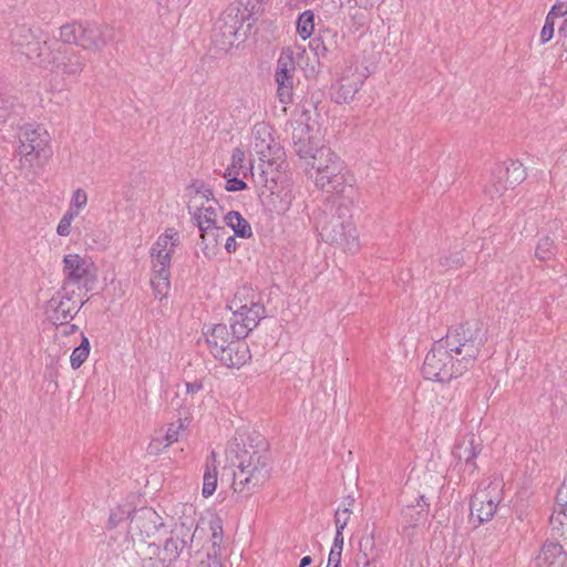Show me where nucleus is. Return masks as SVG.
Instances as JSON below:
<instances>
[{
    "label": "nucleus",
    "mask_w": 567,
    "mask_h": 567,
    "mask_svg": "<svg viewBox=\"0 0 567 567\" xmlns=\"http://www.w3.org/2000/svg\"><path fill=\"white\" fill-rule=\"evenodd\" d=\"M226 455L230 464L237 468L233 478V488L236 493L250 494L270 478V460L265 449L236 439L229 443Z\"/></svg>",
    "instance_id": "1"
},
{
    "label": "nucleus",
    "mask_w": 567,
    "mask_h": 567,
    "mask_svg": "<svg viewBox=\"0 0 567 567\" xmlns=\"http://www.w3.org/2000/svg\"><path fill=\"white\" fill-rule=\"evenodd\" d=\"M310 165L316 172V186L326 194L340 198L342 202L339 208L348 210L346 202H350L354 189L347 176L343 161L330 147L321 146L316 150Z\"/></svg>",
    "instance_id": "2"
},
{
    "label": "nucleus",
    "mask_w": 567,
    "mask_h": 567,
    "mask_svg": "<svg viewBox=\"0 0 567 567\" xmlns=\"http://www.w3.org/2000/svg\"><path fill=\"white\" fill-rule=\"evenodd\" d=\"M457 358L458 371H468L487 341V329L478 320H471L450 329L442 338Z\"/></svg>",
    "instance_id": "3"
},
{
    "label": "nucleus",
    "mask_w": 567,
    "mask_h": 567,
    "mask_svg": "<svg viewBox=\"0 0 567 567\" xmlns=\"http://www.w3.org/2000/svg\"><path fill=\"white\" fill-rule=\"evenodd\" d=\"M181 245L179 233L173 228H166L159 235L150 249V258L153 270L151 286L155 298L163 299L171 289V264L172 256Z\"/></svg>",
    "instance_id": "4"
},
{
    "label": "nucleus",
    "mask_w": 567,
    "mask_h": 567,
    "mask_svg": "<svg viewBox=\"0 0 567 567\" xmlns=\"http://www.w3.org/2000/svg\"><path fill=\"white\" fill-rule=\"evenodd\" d=\"M457 358L446 347L443 339L437 340L427 352L422 372L425 379L445 382L463 375L466 371H458Z\"/></svg>",
    "instance_id": "5"
},
{
    "label": "nucleus",
    "mask_w": 567,
    "mask_h": 567,
    "mask_svg": "<svg viewBox=\"0 0 567 567\" xmlns=\"http://www.w3.org/2000/svg\"><path fill=\"white\" fill-rule=\"evenodd\" d=\"M188 189L190 194L188 210L195 225L197 227L220 225L223 207L214 198L212 189L199 181L193 182Z\"/></svg>",
    "instance_id": "6"
},
{
    "label": "nucleus",
    "mask_w": 567,
    "mask_h": 567,
    "mask_svg": "<svg viewBox=\"0 0 567 567\" xmlns=\"http://www.w3.org/2000/svg\"><path fill=\"white\" fill-rule=\"evenodd\" d=\"M19 155L31 166H41L51 156L50 135L42 127H23L19 133Z\"/></svg>",
    "instance_id": "7"
},
{
    "label": "nucleus",
    "mask_w": 567,
    "mask_h": 567,
    "mask_svg": "<svg viewBox=\"0 0 567 567\" xmlns=\"http://www.w3.org/2000/svg\"><path fill=\"white\" fill-rule=\"evenodd\" d=\"M287 164L281 158H261L258 172L251 169V175L261 195L267 193L280 194L289 186Z\"/></svg>",
    "instance_id": "8"
},
{
    "label": "nucleus",
    "mask_w": 567,
    "mask_h": 567,
    "mask_svg": "<svg viewBox=\"0 0 567 567\" xmlns=\"http://www.w3.org/2000/svg\"><path fill=\"white\" fill-rule=\"evenodd\" d=\"M322 240L338 246L347 252H355L359 249V237L355 226L349 219H343L341 215L332 216L320 231Z\"/></svg>",
    "instance_id": "9"
},
{
    "label": "nucleus",
    "mask_w": 567,
    "mask_h": 567,
    "mask_svg": "<svg viewBox=\"0 0 567 567\" xmlns=\"http://www.w3.org/2000/svg\"><path fill=\"white\" fill-rule=\"evenodd\" d=\"M10 42L35 64L50 62V44L47 41L38 40L28 25H16L10 32Z\"/></svg>",
    "instance_id": "10"
},
{
    "label": "nucleus",
    "mask_w": 567,
    "mask_h": 567,
    "mask_svg": "<svg viewBox=\"0 0 567 567\" xmlns=\"http://www.w3.org/2000/svg\"><path fill=\"white\" fill-rule=\"evenodd\" d=\"M85 58L74 48L50 44V62L40 63L41 68H52L62 76H79L85 66Z\"/></svg>",
    "instance_id": "11"
},
{
    "label": "nucleus",
    "mask_w": 567,
    "mask_h": 567,
    "mask_svg": "<svg viewBox=\"0 0 567 567\" xmlns=\"http://www.w3.org/2000/svg\"><path fill=\"white\" fill-rule=\"evenodd\" d=\"M502 482L494 480L485 488L477 491L471 501V515L480 523L488 522L496 513L502 499Z\"/></svg>",
    "instance_id": "12"
},
{
    "label": "nucleus",
    "mask_w": 567,
    "mask_h": 567,
    "mask_svg": "<svg viewBox=\"0 0 567 567\" xmlns=\"http://www.w3.org/2000/svg\"><path fill=\"white\" fill-rule=\"evenodd\" d=\"M296 63L290 49H285L277 61L275 81L277 95L282 104L292 102Z\"/></svg>",
    "instance_id": "13"
},
{
    "label": "nucleus",
    "mask_w": 567,
    "mask_h": 567,
    "mask_svg": "<svg viewBox=\"0 0 567 567\" xmlns=\"http://www.w3.org/2000/svg\"><path fill=\"white\" fill-rule=\"evenodd\" d=\"M84 305V301L75 298V291L62 287L50 300L49 310L51 311L50 320L55 326H64Z\"/></svg>",
    "instance_id": "14"
},
{
    "label": "nucleus",
    "mask_w": 567,
    "mask_h": 567,
    "mask_svg": "<svg viewBox=\"0 0 567 567\" xmlns=\"http://www.w3.org/2000/svg\"><path fill=\"white\" fill-rule=\"evenodd\" d=\"M63 286L70 289L72 286L86 287L94 277L93 264L78 254H69L63 258Z\"/></svg>",
    "instance_id": "15"
},
{
    "label": "nucleus",
    "mask_w": 567,
    "mask_h": 567,
    "mask_svg": "<svg viewBox=\"0 0 567 567\" xmlns=\"http://www.w3.org/2000/svg\"><path fill=\"white\" fill-rule=\"evenodd\" d=\"M363 84V74L358 66H348L330 90L331 99L338 103H349Z\"/></svg>",
    "instance_id": "16"
},
{
    "label": "nucleus",
    "mask_w": 567,
    "mask_h": 567,
    "mask_svg": "<svg viewBox=\"0 0 567 567\" xmlns=\"http://www.w3.org/2000/svg\"><path fill=\"white\" fill-rule=\"evenodd\" d=\"M163 526V518L156 511L150 507H143L135 511L132 515L128 532L132 537L145 540L154 536Z\"/></svg>",
    "instance_id": "17"
},
{
    "label": "nucleus",
    "mask_w": 567,
    "mask_h": 567,
    "mask_svg": "<svg viewBox=\"0 0 567 567\" xmlns=\"http://www.w3.org/2000/svg\"><path fill=\"white\" fill-rule=\"evenodd\" d=\"M251 134V145L260 161L261 158H281L285 155L282 147L272 136V128L265 122L257 123Z\"/></svg>",
    "instance_id": "18"
},
{
    "label": "nucleus",
    "mask_w": 567,
    "mask_h": 567,
    "mask_svg": "<svg viewBox=\"0 0 567 567\" xmlns=\"http://www.w3.org/2000/svg\"><path fill=\"white\" fill-rule=\"evenodd\" d=\"M114 41V30L109 24L82 23L80 47L83 50L101 52Z\"/></svg>",
    "instance_id": "19"
},
{
    "label": "nucleus",
    "mask_w": 567,
    "mask_h": 567,
    "mask_svg": "<svg viewBox=\"0 0 567 567\" xmlns=\"http://www.w3.org/2000/svg\"><path fill=\"white\" fill-rule=\"evenodd\" d=\"M193 535L188 529L181 527L172 533L164 546L158 549L157 558L162 563V567H169L178 557L187 549Z\"/></svg>",
    "instance_id": "20"
},
{
    "label": "nucleus",
    "mask_w": 567,
    "mask_h": 567,
    "mask_svg": "<svg viewBox=\"0 0 567 567\" xmlns=\"http://www.w3.org/2000/svg\"><path fill=\"white\" fill-rule=\"evenodd\" d=\"M265 316L266 310L264 305H257L255 308L245 310L243 312H234L231 318V329L234 330V336L245 338L258 326Z\"/></svg>",
    "instance_id": "21"
},
{
    "label": "nucleus",
    "mask_w": 567,
    "mask_h": 567,
    "mask_svg": "<svg viewBox=\"0 0 567 567\" xmlns=\"http://www.w3.org/2000/svg\"><path fill=\"white\" fill-rule=\"evenodd\" d=\"M215 358L228 368H240L250 359L249 347L244 338L235 337Z\"/></svg>",
    "instance_id": "22"
},
{
    "label": "nucleus",
    "mask_w": 567,
    "mask_h": 567,
    "mask_svg": "<svg viewBox=\"0 0 567 567\" xmlns=\"http://www.w3.org/2000/svg\"><path fill=\"white\" fill-rule=\"evenodd\" d=\"M481 440L474 434H471L464 437L454 446L453 455L458 461H464L466 470H468L470 473H474L477 468L474 460L481 453Z\"/></svg>",
    "instance_id": "23"
},
{
    "label": "nucleus",
    "mask_w": 567,
    "mask_h": 567,
    "mask_svg": "<svg viewBox=\"0 0 567 567\" xmlns=\"http://www.w3.org/2000/svg\"><path fill=\"white\" fill-rule=\"evenodd\" d=\"M549 524L551 529L560 535H564L565 530H567V478L557 491L555 507Z\"/></svg>",
    "instance_id": "24"
},
{
    "label": "nucleus",
    "mask_w": 567,
    "mask_h": 567,
    "mask_svg": "<svg viewBox=\"0 0 567 567\" xmlns=\"http://www.w3.org/2000/svg\"><path fill=\"white\" fill-rule=\"evenodd\" d=\"M257 305H264L260 292L250 286L244 285L237 289L228 303V308L234 313L255 308Z\"/></svg>",
    "instance_id": "25"
},
{
    "label": "nucleus",
    "mask_w": 567,
    "mask_h": 567,
    "mask_svg": "<svg viewBox=\"0 0 567 567\" xmlns=\"http://www.w3.org/2000/svg\"><path fill=\"white\" fill-rule=\"evenodd\" d=\"M567 560V550L557 542L547 540L536 557L538 567L563 566Z\"/></svg>",
    "instance_id": "26"
},
{
    "label": "nucleus",
    "mask_w": 567,
    "mask_h": 567,
    "mask_svg": "<svg viewBox=\"0 0 567 567\" xmlns=\"http://www.w3.org/2000/svg\"><path fill=\"white\" fill-rule=\"evenodd\" d=\"M292 148L300 158L312 161V156L319 147L311 142L308 127L300 124L292 132Z\"/></svg>",
    "instance_id": "27"
},
{
    "label": "nucleus",
    "mask_w": 567,
    "mask_h": 567,
    "mask_svg": "<svg viewBox=\"0 0 567 567\" xmlns=\"http://www.w3.org/2000/svg\"><path fill=\"white\" fill-rule=\"evenodd\" d=\"M234 332L230 333L227 326L219 323L215 324L210 332L206 333V342L210 350V353L216 357L220 351L228 347L231 339H234Z\"/></svg>",
    "instance_id": "28"
},
{
    "label": "nucleus",
    "mask_w": 567,
    "mask_h": 567,
    "mask_svg": "<svg viewBox=\"0 0 567 567\" xmlns=\"http://www.w3.org/2000/svg\"><path fill=\"white\" fill-rule=\"evenodd\" d=\"M202 250L205 256H210L219 245V240L225 234L224 225H210L198 227Z\"/></svg>",
    "instance_id": "29"
},
{
    "label": "nucleus",
    "mask_w": 567,
    "mask_h": 567,
    "mask_svg": "<svg viewBox=\"0 0 567 567\" xmlns=\"http://www.w3.org/2000/svg\"><path fill=\"white\" fill-rule=\"evenodd\" d=\"M497 175L503 178L505 186L514 188L526 178V171L518 161H508L497 168Z\"/></svg>",
    "instance_id": "30"
},
{
    "label": "nucleus",
    "mask_w": 567,
    "mask_h": 567,
    "mask_svg": "<svg viewBox=\"0 0 567 567\" xmlns=\"http://www.w3.org/2000/svg\"><path fill=\"white\" fill-rule=\"evenodd\" d=\"M217 487V454L212 451L206 460V470L203 478L202 494L204 497H209L214 494Z\"/></svg>",
    "instance_id": "31"
},
{
    "label": "nucleus",
    "mask_w": 567,
    "mask_h": 567,
    "mask_svg": "<svg viewBox=\"0 0 567 567\" xmlns=\"http://www.w3.org/2000/svg\"><path fill=\"white\" fill-rule=\"evenodd\" d=\"M429 504L424 501V496H420L416 505H408L403 509V518L406 526H414L417 523L424 520L427 516Z\"/></svg>",
    "instance_id": "32"
},
{
    "label": "nucleus",
    "mask_w": 567,
    "mask_h": 567,
    "mask_svg": "<svg viewBox=\"0 0 567 567\" xmlns=\"http://www.w3.org/2000/svg\"><path fill=\"white\" fill-rule=\"evenodd\" d=\"M223 221L229 226L238 237L249 238L252 235L250 224L238 212L233 210L227 213Z\"/></svg>",
    "instance_id": "33"
},
{
    "label": "nucleus",
    "mask_w": 567,
    "mask_h": 567,
    "mask_svg": "<svg viewBox=\"0 0 567 567\" xmlns=\"http://www.w3.org/2000/svg\"><path fill=\"white\" fill-rule=\"evenodd\" d=\"M82 23H66L60 28V40L63 44H76L80 47Z\"/></svg>",
    "instance_id": "34"
},
{
    "label": "nucleus",
    "mask_w": 567,
    "mask_h": 567,
    "mask_svg": "<svg viewBox=\"0 0 567 567\" xmlns=\"http://www.w3.org/2000/svg\"><path fill=\"white\" fill-rule=\"evenodd\" d=\"M313 19H315L313 12L310 10L302 12L298 18L297 32L303 40L310 38L311 34L313 33V30H315Z\"/></svg>",
    "instance_id": "35"
},
{
    "label": "nucleus",
    "mask_w": 567,
    "mask_h": 567,
    "mask_svg": "<svg viewBox=\"0 0 567 567\" xmlns=\"http://www.w3.org/2000/svg\"><path fill=\"white\" fill-rule=\"evenodd\" d=\"M556 254V246L554 240L549 237L542 238L535 250V255L539 260L546 261L550 260Z\"/></svg>",
    "instance_id": "36"
},
{
    "label": "nucleus",
    "mask_w": 567,
    "mask_h": 567,
    "mask_svg": "<svg viewBox=\"0 0 567 567\" xmlns=\"http://www.w3.org/2000/svg\"><path fill=\"white\" fill-rule=\"evenodd\" d=\"M353 503H354V498L348 497L343 502L344 507L343 508L339 507L337 509V512L334 514V523H336L337 529L343 530L346 528L348 520L350 518V515H351L350 507L353 505Z\"/></svg>",
    "instance_id": "37"
},
{
    "label": "nucleus",
    "mask_w": 567,
    "mask_h": 567,
    "mask_svg": "<svg viewBox=\"0 0 567 567\" xmlns=\"http://www.w3.org/2000/svg\"><path fill=\"white\" fill-rule=\"evenodd\" d=\"M212 529V547H213V557H218L221 554V542H223V527L221 522L219 519L210 522Z\"/></svg>",
    "instance_id": "38"
},
{
    "label": "nucleus",
    "mask_w": 567,
    "mask_h": 567,
    "mask_svg": "<svg viewBox=\"0 0 567 567\" xmlns=\"http://www.w3.org/2000/svg\"><path fill=\"white\" fill-rule=\"evenodd\" d=\"M245 153L241 148L237 147L233 151L231 164L228 166L225 177L231 176L233 174L238 175L239 169L244 167Z\"/></svg>",
    "instance_id": "39"
},
{
    "label": "nucleus",
    "mask_w": 567,
    "mask_h": 567,
    "mask_svg": "<svg viewBox=\"0 0 567 567\" xmlns=\"http://www.w3.org/2000/svg\"><path fill=\"white\" fill-rule=\"evenodd\" d=\"M496 181L493 182L491 185L485 186L484 192L486 195L494 200L495 198H499L504 190L508 189V186H505V183L503 182V178H499V175L496 174Z\"/></svg>",
    "instance_id": "40"
},
{
    "label": "nucleus",
    "mask_w": 567,
    "mask_h": 567,
    "mask_svg": "<svg viewBox=\"0 0 567 567\" xmlns=\"http://www.w3.org/2000/svg\"><path fill=\"white\" fill-rule=\"evenodd\" d=\"M182 430H184V424L181 420L178 421V424H175V423L169 424V426L165 433V436H164V441L166 442L165 447H167L171 444L178 441L179 431H182Z\"/></svg>",
    "instance_id": "41"
},
{
    "label": "nucleus",
    "mask_w": 567,
    "mask_h": 567,
    "mask_svg": "<svg viewBox=\"0 0 567 567\" xmlns=\"http://www.w3.org/2000/svg\"><path fill=\"white\" fill-rule=\"evenodd\" d=\"M463 257L460 251L440 258V265L445 268H457L462 265Z\"/></svg>",
    "instance_id": "42"
},
{
    "label": "nucleus",
    "mask_w": 567,
    "mask_h": 567,
    "mask_svg": "<svg viewBox=\"0 0 567 567\" xmlns=\"http://www.w3.org/2000/svg\"><path fill=\"white\" fill-rule=\"evenodd\" d=\"M89 353H86L85 348L76 347L70 358L71 365L73 369H79L87 359Z\"/></svg>",
    "instance_id": "43"
},
{
    "label": "nucleus",
    "mask_w": 567,
    "mask_h": 567,
    "mask_svg": "<svg viewBox=\"0 0 567 567\" xmlns=\"http://www.w3.org/2000/svg\"><path fill=\"white\" fill-rule=\"evenodd\" d=\"M554 30H555V20L551 19V17H546L545 24L540 32V42L542 43L549 42L554 37Z\"/></svg>",
    "instance_id": "44"
},
{
    "label": "nucleus",
    "mask_w": 567,
    "mask_h": 567,
    "mask_svg": "<svg viewBox=\"0 0 567 567\" xmlns=\"http://www.w3.org/2000/svg\"><path fill=\"white\" fill-rule=\"evenodd\" d=\"M87 204V195L86 192L82 188H78L74 190L72 198H71V206L75 207L76 209H82Z\"/></svg>",
    "instance_id": "45"
},
{
    "label": "nucleus",
    "mask_w": 567,
    "mask_h": 567,
    "mask_svg": "<svg viewBox=\"0 0 567 567\" xmlns=\"http://www.w3.org/2000/svg\"><path fill=\"white\" fill-rule=\"evenodd\" d=\"M186 395L188 399L189 404H194L195 394L200 392L203 390V383L200 381H194V382H186Z\"/></svg>",
    "instance_id": "46"
},
{
    "label": "nucleus",
    "mask_w": 567,
    "mask_h": 567,
    "mask_svg": "<svg viewBox=\"0 0 567 567\" xmlns=\"http://www.w3.org/2000/svg\"><path fill=\"white\" fill-rule=\"evenodd\" d=\"M247 188V184L237 178V175L227 179L226 189L228 192H237Z\"/></svg>",
    "instance_id": "47"
},
{
    "label": "nucleus",
    "mask_w": 567,
    "mask_h": 567,
    "mask_svg": "<svg viewBox=\"0 0 567 567\" xmlns=\"http://www.w3.org/2000/svg\"><path fill=\"white\" fill-rule=\"evenodd\" d=\"M310 48L315 51L317 56H326L328 48L320 38H315L310 42Z\"/></svg>",
    "instance_id": "48"
},
{
    "label": "nucleus",
    "mask_w": 567,
    "mask_h": 567,
    "mask_svg": "<svg viewBox=\"0 0 567 567\" xmlns=\"http://www.w3.org/2000/svg\"><path fill=\"white\" fill-rule=\"evenodd\" d=\"M566 14H567V4L557 3L551 7L547 17H551V19L556 20V18L564 17Z\"/></svg>",
    "instance_id": "49"
},
{
    "label": "nucleus",
    "mask_w": 567,
    "mask_h": 567,
    "mask_svg": "<svg viewBox=\"0 0 567 567\" xmlns=\"http://www.w3.org/2000/svg\"><path fill=\"white\" fill-rule=\"evenodd\" d=\"M558 33L560 37V45H561V52L558 55V60L560 62H566L567 61V32H561L559 29Z\"/></svg>",
    "instance_id": "50"
},
{
    "label": "nucleus",
    "mask_w": 567,
    "mask_h": 567,
    "mask_svg": "<svg viewBox=\"0 0 567 567\" xmlns=\"http://www.w3.org/2000/svg\"><path fill=\"white\" fill-rule=\"evenodd\" d=\"M71 224L72 221L64 219L63 217L60 219L59 225L56 227L58 235L62 237H66L71 233Z\"/></svg>",
    "instance_id": "51"
},
{
    "label": "nucleus",
    "mask_w": 567,
    "mask_h": 567,
    "mask_svg": "<svg viewBox=\"0 0 567 567\" xmlns=\"http://www.w3.org/2000/svg\"><path fill=\"white\" fill-rule=\"evenodd\" d=\"M341 555L340 551L330 550L327 567H341Z\"/></svg>",
    "instance_id": "52"
},
{
    "label": "nucleus",
    "mask_w": 567,
    "mask_h": 567,
    "mask_svg": "<svg viewBox=\"0 0 567 567\" xmlns=\"http://www.w3.org/2000/svg\"><path fill=\"white\" fill-rule=\"evenodd\" d=\"M342 532H343V530H341V529H337L336 537H334V540H333V545H332V547H331V550L342 553L343 542H344V538H343Z\"/></svg>",
    "instance_id": "53"
},
{
    "label": "nucleus",
    "mask_w": 567,
    "mask_h": 567,
    "mask_svg": "<svg viewBox=\"0 0 567 567\" xmlns=\"http://www.w3.org/2000/svg\"><path fill=\"white\" fill-rule=\"evenodd\" d=\"M354 567H374L372 561L368 558L367 554H358L354 560Z\"/></svg>",
    "instance_id": "54"
},
{
    "label": "nucleus",
    "mask_w": 567,
    "mask_h": 567,
    "mask_svg": "<svg viewBox=\"0 0 567 567\" xmlns=\"http://www.w3.org/2000/svg\"><path fill=\"white\" fill-rule=\"evenodd\" d=\"M197 567H221L220 561L217 557H213L212 554L207 555L206 560H202Z\"/></svg>",
    "instance_id": "55"
},
{
    "label": "nucleus",
    "mask_w": 567,
    "mask_h": 567,
    "mask_svg": "<svg viewBox=\"0 0 567 567\" xmlns=\"http://www.w3.org/2000/svg\"><path fill=\"white\" fill-rule=\"evenodd\" d=\"M187 404H189V403H188V398H185V399H184V402H182V401L179 400V395H178V393H176L175 398H173V399L171 400V405H172V408H174V409H176V410H179V409H182L184 405H187Z\"/></svg>",
    "instance_id": "56"
},
{
    "label": "nucleus",
    "mask_w": 567,
    "mask_h": 567,
    "mask_svg": "<svg viewBox=\"0 0 567 567\" xmlns=\"http://www.w3.org/2000/svg\"><path fill=\"white\" fill-rule=\"evenodd\" d=\"M236 248H237V243H236L235 237L234 236H229L226 239L225 249L227 250V252H235Z\"/></svg>",
    "instance_id": "57"
},
{
    "label": "nucleus",
    "mask_w": 567,
    "mask_h": 567,
    "mask_svg": "<svg viewBox=\"0 0 567 567\" xmlns=\"http://www.w3.org/2000/svg\"><path fill=\"white\" fill-rule=\"evenodd\" d=\"M355 4L360 8H372L380 2V0H354Z\"/></svg>",
    "instance_id": "58"
},
{
    "label": "nucleus",
    "mask_w": 567,
    "mask_h": 567,
    "mask_svg": "<svg viewBox=\"0 0 567 567\" xmlns=\"http://www.w3.org/2000/svg\"><path fill=\"white\" fill-rule=\"evenodd\" d=\"M79 210L80 209H76L75 207L70 205L69 209L63 215V218L66 219V220L72 221L79 215Z\"/></svg>",
    "instance_id": "59"
},
{
    "label": "nucleus",
    "mask_w": 567,
    "mask_h": 567,
    "mask_svg": "<svg viewBox=\"0 0 567 567\" xmlns=\"http://www.w3.org/2000/svg\"><path fill=\"white\" fill-rule=\"evenodd\" d=\"M161 450V442H159V439H154L150 445H148V451L150 453L152 454H157Z\"/></svg>",
    "instance_id": "60"
},
{
    "label": "nucleus",
    "mask_w": 567,
    "mask_h": 567,
    "mask_svg": "<svg viewBox=\"0 0 567 567\" xmlns=\"http://www.w3.org/2000/svg\"><path fill=\"white\" fill-rule=\"evenodd\" d=\"M537 229V225L534 223L533 225H530L529 227L525 226L520 233H525L527 236L532 235L535 230Z\"/></svg>",
    "instance_id": "61"
},
{
    "label": "nucleus",
    "mask_w": 567,
    "mask_h": 567,
    "mask_svg": "<svg viewBox=\"0 0 567 567\" xmlns=\"http://www.w3.org/2000/svg\"><path fill=\"white\" fill-rule=\"evenodd\" d=\"M80 348H85V351L86 353H90V342H89V339L86 337H83L82 338V342L80 343L79 346Z\"/></svg>",
    "instance_id": "62"
},
{
    "label": "nucleus",
    "mask_w": 567,
    "mask_h": 567,
    "mask_svg": "<svg viewBox=\"0 0 567 567\" xmlns=\"http://www.w3.org/2000/svg\"><path fill=\"white\" fill-rule=\"evenodd\" d=\"M312 559L310 556H305L301 560H300V565L299 567H307L311 564Z\"/></svg>",
    "instance_id": "63"
},
{
    "label": "nucleus",
    "mask_w": 567,
    "mask_h": 567,
    "mask_svg": "<svg viewBox=\"0 0 567 567\" xmlns=\"http://www.w3.org/2000/svg\"><path fill=\"white\" fill-rule=\"evenodd\" d=\"M3 102L2 100H0V122L3 121L7 115H8V112L7 110L2 106Z\"/></svg>",
    "instance_id": "64"
}]
</instances>
